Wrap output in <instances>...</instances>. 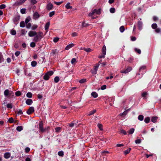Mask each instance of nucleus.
Here are the masks:
<instances>
[{
	"instance_id": "29",
	"label": "nucleus",
	"mask_w": 161,
	"mask_h": 161,
	"mask_svg": "<svg viewBox=\"0 0 161 161\" xmlns=\"http://www.w3.org/2000/svg\"><path fill=\"white\" fill-rule=\"evenodd\" d=\"M16 129L17 131H20L23 130V127L22 126H18Z\"/></svg>"
},
{
	"instance_id": "31",
	"label": "nucleus",
	"mask_w": 161,
	"mask_h": 161,
	"mask_svg": "<svg viewBox=\"0 0 161 161\" xmlns=\"http://www.w3.org/2000/svg\"><path fill=\"white\" fill-rule=\"evenodd\" d=\"M96 112V109L92 110L89 112V114H88V115L89 116H90L92 114H93L95 113Z\"/></svg>"
},
{
	"instance_id": "27",
	"label": "nucleus",
	"mask_w": 161,
	"mask_h": 161,
	"mask_svg": "<svg viewBox=\"0 0 161 161\" xmlns=\"http://www.w3.org/2000/svg\"><path fill=\"white\" fill-rule=\"evenodd\" d=\"M58 154L60 156L63 157L64 155V153L63 151H61L58 152Z\"/></svg>"
},
{
	"instance_id": "9",
	"label": "nucleus",
	"mask_w": 161,
	"mask_h": 161,
	"mask_svg": "<svg viewBox=\"0 0 161 161\" xmlns=\"http://www.w3.org/2000/svg\"><path fill=\"white\" fill-rule=\"evenodd\" d=\"M142 22L141 21H138L137 24V26L139 30H141L142 29Z\"/></svg>"
},
{
	"instance_id": "46",
	"label": "nucleus",
	"mask_w": 161,
	"mask_h": 161,
	"mask_svg": "<svg viewBox=\"0 0 161 161\" xmlns=\"http://www.w3.org/2000/svg\"><path fill=\"white\" fill-rule=\"evenodd\" d=\"M21 35H24L25 34V33L27 32V31H25V29H22L21 31Z\"/></svg>"
},
{
	"instance_id": "1",
	"label": "nucleus",
	"mask_w": 161,
	"mask_h": 161,
	"mask_svg": "<svg viewBox=\"0 0 161 161\" xmlns=\"http://www.w3.org/2000/svg\"><path fill=\"white\" fill-rule=\"evenodd\" d=\"M53 72L52 71L48 72L44 75L43 76V79L45 80H48L50 76L52 75L53 74Z\"/></svg>"
},
{
	"instance_id": "22",
	"label": "nucleus",
	"mask_w": 161,
	"mask_h": 161,
	"mask_svg": "<svg viewBox=\"0 0 161 161\" xmlns=\"http://www.w3.org/2000/svg\"><path fill=\"white\" fill-rule=\"evenodd\" d=\"M91 95L94 98H96L98 96L97 94L95 92H92L91 93Z\"/></svg>"
},
{
	"instance_id": "36",
	"label": "nucleus",
	"mask_w": 161,
	"mask_h": 161,
	"mask_svg": "<svg viewBox=\"0 0 161 161\" xmlns=\"http://www.w3.org/2000/svg\"><path fill=\"white\" fill-rule=\"evenodd\" d=\"M70 3H68L67 4L65 5V7L66 8L69 9L70 8H72V7L70 6Z\"/></svg>"
},
{
	"instance_id": "10",
	"label": "nucleus",
	"mask_w": 161,
	"mask_h": 161,
	"mask_svg": "<svg viewBox=\"0 0 161 161\" xmlns=\"http://www.w3.org/2000/svg\"><path fill=\"white\" fill-rule=\"evenodd\" d=\"M53 5L51 3H49L47 6V10H50L53 8Z\"/></svg>"
},
{
	"instance_id": "51",
	"label": "nucleus",
	"mask_w": 161,
	"mask_h": 161,
	"mask_svg": "<svg viewBox=\"0 0 161 161\" xmlns=\"http://www.w3.org/2000/svg\"><path fill=\"white\" fill-rule=\"evenodd\" d=\"M38 26L36 25H34L31 26L32 30H36L37 27Z\"/></svg>"
},
{
	"instance_id": "3",
	"label": "nucleus",
	"mask_w": 161,
	"mask_h": 161,
	"mask_svg": "<svg viewBox=\"0 0 161 161\" xmlns=\"http://www.w3.org/2000/svg\"><path fill=\"white\" fill-rule=\"evenodd\" d=\"M132 69V67L130 66H129L125 69L121 70L120 72L122 73L126 74L130 72Z\"/></svg>"
},
{
	"instance_id": "42",
	"label": "nucleus",
	"mask_w": 161,
	"mask_h": 161,
	"mask_svg": "<svg viewBox=\"0 0 161 161\" xmlns=\"http://www.w3.org/2000/svg\"><path fill=\"white\" fill-rule=\"evenodd\" d=\"M119 30L120 32H123L125 30V27L124 26H121L119 28Z\"/></svg>"
},
{
	"instance_id": "56",
	"label": "nucleus",
	"mask_w": 161,
	"mask_h": 161,
	"mask_svg": "<svg viewBox=\"0 0 161 161\" xmlns=\"http://www.w3.org/2000/svg\"><path fill=\"white\" fill-rule=\"evenodd\" d=\"M97 126H98V128H99V129L101 130H103V125H102V124H98L97 125Z\"/></svg>"
},
{
	"instance_id": "44",
	"label": "nucleus",
	"mask_w": 161,
	"mask_h": 161,
	"mask_svg": "<svg viewBox=\"0 0 161 161\" xmlns=\"http://www.w3.org/2000/svg\"><path fill=\"white\" fill-rule=\"evenodd\" d=\"M84 50L86 51L87 53H89L91 52L92 51V49H91L90 48H84Z\"/></svg>"
},
{
	"instance_id": "13",
	"label": "nucleus",
	"mask_w": 161,
	"mask_h": 161,
	"mask_svg": "<svg viewBox=\"0 0 161 161\" xmlns=\"http://www.w3.org/2000/svg\"><path fill=\"white\" fill-rule=\"evenodd\" d=\"M28 105H31L33 103L32 100L31 99H28L25 102Z\"/></svg>"
},
{
	"instance_id": "26",
	"label": "nucleus",
	"mask_w": 161,
	"mask_h": 161,
	"mask_svg": "<svg viewBox=\"0 0 161 161\" xmlns=\"http://www.w3.org/2000/svg\"><path fill=\"white\" fill-rule=\"evenodd\" d=\"M25 22L23 21H21L20 23V26L21 27L23 28L25 26Z\"/></svg>"
},
{
	"instance_id": "20",
	"label": "nucleus",
	"mask_w": 161,
	"mask_h": 161,
	"mask_svg": "<svg viewBox=\"0 0 161 161\" xmlns=\"http://www.w3.org/2000/svg\"><path fill=\"white\" fill-rule=\"evenodd\" d=\"M147 93L146 92H143L142 93V96L143 97L144 99H147L146 96L147 95Z\"/></svg>"
},
{
	"instance_id": "12",
	"label": "nucleus",
	"mask_w": 161,
	"mask_h": 161,
	"mask_svg": "<svg viewBox=\"0 0 161 161\" xmlns=\"http://www.w3.org/2000/svg\"><path fill=\"white\" fill-rule=\"evenodd\" d=\"M42 38L38 36H37V35L35 36L34 37L33 40L35 42H36L38 41H40Z\"/></svg>"
},
{
	"instance_id": "11",
	"label": "nucleus",
	"mask_w": 161,
	"mask_h": 161,
	"mask_svg": "<svg viewBox=\"0 0 161 161\" xmlns=\"http://www.w3.org/2000/svg\"><path fill=\"white\" fill-rule=\"evenodd\" d=\"M33 16L34 19H36L39 17L40 15L37 12H36L34 14Z\"/></svg>"
},
{
	"instance_id": "61",
	"label": "nucleus",
	"mask_w": 161,
	"mask_h": 161,
	"mask_svg": "<svg viewBox=\"0 0 161 161\" xmlns=\"http://www.w3.org/2000/svg\"><path fill=\"white\" fill-rule=\"evenodd\" d=\"M120 132L121 133L123 134L124 135L126 134V131L123 129L121 130L120 131Z\"/></svg>"
},
{
	"instance_id": "37",
	"label": "nucleus",
	"mask_w": 161,
	"mask_h": 161,
	"mask_svg": "<svg viewBox=\"0 0 161 161\" xmlns=\"http://www.w3.org/2000/svg\"><path fill=\"white\" fill-rule=\"evenodd\" d=\"M8 122L10 123H13L14 122V119L12 117L9 118L8 119Z\"/></svg>"
},
{
	"instance_id": "54",
	"label": "nucleus",
	"mask_w": 161,
	"mask_h": 161,
	"mask_svg": "<svg viewBox=\"0 0 161 161\" xmlns=\"http://www.w3.org/2000/svg\"><path fill=\"white\" fill-rule=\"evenodd\" d=\"M135 51L137 52L139 54H140L141 53V51L140 49H138L136 48H135Z\"/></svg>"
},
{
	"instance_id": "24",
	"label": "nucleus",
	"mask_w": 161,
	"mask_h": 161,
	"mask_svg": "<svg viewBox=\"0 0 161 161\" xmlns=\"http://www.w3.org/2000/svg\"><path fill=\"white\" fill-rule=\"evenodd\" d=\"M43 33L42 32L40 31L38 33V34H37V36L41 38H42L43 37Z\"/></svg>"
},
{
	"instance_id": "41",
	"label": "nucleus",
	"mask_w": 161,
	"mask_h": 161,
	"mask_svg": "<svg viewBox=\"0 0 161 161\" xmlns=\"http://www.w3.org/2000/svg\"><path fill=\"white\" fill-rule=\"evenodd\" d=\"M4 61V59L3 56L1 54H0V64Z\"/></svg>"
},
{
	"instance_id": "30",
	"label": "nucleus",
	"mask_w": 161,
	"mask_h": 161,
	"mask_svg": "<svg viewBox=\"0 0 161 161\" xmlns=\"http://www.w3.org/2000/svg\"><path fill=\"white\" fill-rule=\"evenodd\" d=\"M61 128L60 127H57L55 128V131L56 132H59L61 131Z\"/></svg>"
},
{
	"instance_id": "47",
	"label": "nucleus",
	"mask_w": 161,
	"mask_h": 161,
	"mask_svg": "<svg viewBox=\"0 0 161 161\" xmlns=\"http://www.w3.org/2000/svg\"><path fill=\"white\" fill-rule=\"evenodd\" d=\"M110 12L111 13H114L115 12V9L114 8H111L109 10Z\"/></svg>"
},
{
	"instance_id": "4",
	"label": "nucleus",
	"mask_w": 161,
	"mask_h": 161,
	"mask_svg": "<svg viewBox=\"0 0 161 161\" xmlns=\"http://www.w3.org/2000/svg\"><path fill=\"white\" fill-rule=\"evenodd\" d=\"M39 128L40 130L42 132H45L46 130V129H44L43 128V122L42 121H40L39 123Z\"/></svg>"
},
{
	"instance_id": "19",
	"label": "nucleus",
	"mask_w": 161,
	"mask_h": 161,
	"mask_svg": "<svg viewBox=\"0 0 161 161\" xmlns=\"http://www.w3.org/2000/svg\"><path fill=\"white\" fill-rule=\"evenodd\" d=\"M31 20V18L30 16L27 17L25 19V24H27L28 23H29Z\"/></svg>"
},
{
	"instance_id": "2",
	"label": "nucleus",
	"mask_w": 161,
	"mask_h": 161,
	"mask_svg": "<svg viewBox=\"0 0 161 161\" xmlns=\"http://www.w3.org/2000/svg\"><path fill=\"white\" fill-rule=\"evenodd\" d=\"M106 47L105 45H104L102 48V55H101L100 57L99 58H104L105 56H104L106 55Z\"/></svg>"
},
{
	"instance_id": "34",
	"label": "nucleus",
	"mask_w": 161,
	"mask_h": 161,
	"mask_svg": "<svg viewBox=\"0 0 161 161\" xmlns=\"http://www.w3.org/2000/svg\"><path fill=\"white\" fill-rule=\"evenodd\" d=\"M26 96L29 98H31L32 96V94L31 92H28L26 94Z\"/></svg>"
},
{
	"instance_id": "62",
	"label": "nucleus",
	"mask_w": 161,
	"mask_h": 161,
	"mask_svg": "<svg viewBox=\"0 0 161 161\" xmlns=\"http://www.w3.org/2000/svg\"><path fill=\"white\" fill-rule=\"evenodd\" d=\"M141 142V140L140 139H138L135 141V142L136 144H139Z\"/></svg>"
},
{
	"instance_id": "33",
	"label": "nucleus",
	"mask_w": 161,
	"mask_h": 161,
	"mask_svg": "<svg viewBox=\"0 0 161 161\" xmlns=\"http://www.w3.org/2000/svg\"><path fill=\"white\" fill-rule=\"evenodd\" d=\"M152 28L154 29H155L157 28V25L156 23H153L152 25Z\"/></svg>"
},
{
	"instance_id": "15",
	"label": "nucleus",
	"mask_w": 161,
	"mask_h": 161,
	"mask_svg": "<svg viewBox=\"0 0 161 161\" xmlns=\"http://www.w3.org/2000/svg\"><path fill=\"white\" fill-rule=\"evenodd\" d=\"M10 156V153H9L7 152L4 154V157L6 159L8 158Z\"/></svg>"
},
{
	"instance_id": "7",
	"label": "nucleus",
	"mask_w": 161,
	"mask_h": 161,
	"mask_svg": "<svg viewBox=\"0 0 161 161\" xmlns=\"http://www.w3.org/2000/svg\"><path fill=\"white\" fill-rule=\"evenodd\" d=\"M37 34V33L35 31H30L28 33V36L30 37H33L35 36Z\"/></svg>"
},
{
	"instance_id": "18",
	"label": "nucleus",
	"mask_w": 161,
	"mask_h": 161,
	"mask_svg": "<svg viewBox=\"0 0 161 161\" xmlns=\"http://www.w3.org/2000/svg\"><path fill=\"white\" fill-rule=\"evenodd\" d=\"M158 117H157L153 116L152 117L151 121L154 123H155L157 120Z\"/></svg>"
},
{
	"instance_id": "64",
	"label": "nucleus",
	"mask_w": 161,
	"mask_h": 161,
	"mask_svg": "<svg viewBox=\"0 0 161 161\" xmlns=\"http://www.w3.org/2000/svg\"><path fill=\"white\" fill-rule=\"evenodd\" d=\"M58 53V51L56 49L53 50L52 52V53L53 55L55 54L56 53Z\"/></svg>"
},
{
	"instance_id": "21",
	"label": "nucleus",
	"mask_w": 161,
	"mask_h": 161,
	"mask_svg": "<svg viewBox=\"0 0 161 161\" xmlns=\"http://www.w3.org/2000/svg\"><path fill=\"white\" fill-rule=\"evenodd\" d=\"M150 120V117H147L145 118L144 121L146 123L148 124Z\"/></svg>"
},
{
	"instance_id": "25",
	"label": "nucleus",
	"mask_w": 161,
	"mask_h": 161,
	"mask_svg": "<svg viewBox=\"0 0 161 161\" xmlns=\"http://www.w3.org/2000/svg\"><path fill=\"white\" fill-rule=\"evenodd\" d=\"M138 119L140 121H142L144 119V116L142 115H140L138 117Z\"/></svg>"
},
{
	"instance_id": "35",
	"label": "nucleus",
	"mask_w": 161,
	"mask_h": 161,
	"mask_svg": "<svg viewBox=\"0 0 161 161\" xmlns=\"http://www.w3.org/2000/svg\"><path fill=\"white\" fill-rule=\"evenodd\" d=\"M134 130H135V129L134 128H132L130 129L128 131V132H129V134H132L134 133Z\"/></svg>"
},
{
	"instance_id": "6",
	"label": "nucleus",
	"mask_w": 161,
	"mask_h": 161,
	"mask_svg": "<svg viewBox=\"0 0 161 161\" xmlns=\"http://www.w3.org/2000/svg\"><path fill=\"white\" fill-rule=\"evenodd\" d=\"M34 108L33 107H31L29 108V109L26 112L28 114H31L34 112Z\"/></svg>"
},
{
	"instance_id": "59",
	"label": "nucleus",
	"mask_w": 161,
	"mask_h": 161,
	"mask_svg": "<svg viewBox=\"0 0 161 161\" xmlns=\"http://www.w3.org/2000/svg\"><path fill=\"white\" fill-rule=\"evenodd\" d=\"M30 2L32 5L36 4L37 2L36 0H30Z\"/></svg>"
},
{
	"instance_id": "63",
	"label": "nucleus",
	"mask_w": 161,
	"mask_h": 161,
	"mask_svg": "<svg viewBox=\"0 0 161 161\" xmlns=\"http://www.w3.org/2000/svg\"><path fill=\"white\" fill-rule=\"evenodd\" d=\"M59 38L58 37H55L53 40V41L54 42H57L59 40Z\"/></svg>"
},
{
	"instance_id": "45",
	"label": "nucleus",
	"mask_w": 161,
	"mask_h": 161,
	"mask_svg": "<svg viewBox=\"0 0 161 161\" xmlns=\"http://www.w3.org/2000/svg\"><path fill=\"white\" fill-rule=\"evenodd\" d=\"M26 9L25 8H22L20 9V12L22 14H25L26 12Z\"/></svg>"
},
{
	"instance_id": "52",
	"label": "nucleus",
	"mask_w": 161,
	"mask_h": 161,
	"mask_svg": "<svg viewBox=\"0 0 161 161\" xmlns=\"http://www.w3.org/2000/svg\"><path fill=\"white\" fill-rule=\"evenodd\" d=\"M11 34L13 35H15L16 34V31L14 30H12L11 31Z\"/></svg>"
},
{
	"instance_id": "57",
	"label": "nucleus",
	"mask_w": 161,
	"mask_h": 161,
	"mask_svg": "<svg viewBox=\"0 0 161 161\" xmlns=\"http://www.w3.org/2000/svg\"><path fill=\"white\" fill-rule=\"evenodd\" d=\"M30 46L32 47H34L36 46V43L34 42H31L30 44Z\"/></svg>"
},
{
	"instance_id": "28",
	"label": "nucleus",
	"mask_w": 161,
	"mask_h": 161,
	"mask_svg": "<svg viewBox=\"0 0 161 161\" xmlns=\"http://www.w3.org/2000/svg\"><path fill=\"white\" fill-rule=\"evenodd\" d=\"M89 25L87 23H85V21H83L82 23V27L83 28L84 27H87Z\"/></svg>"
},
{
	"instance_id": "53",
	"label": "nucleus",
	"mask_w": 161,
	"mask_h": 161,
	"mask_svg": "<svg viewBox=\"0 0 161 161\" xmlns=\"http://www.w3.org/2000/svg\"><path fill=\"white\" fill-rule=\"evenodd\" d=\"M86 81V80L85 79H83L80 80L79 81V82L80 83H84Z\"/></svg>"
},
{
	"instance_id": "40",
	"label": "nucleus",
	"mask_w": 161,
	"mask_h": 161,
	"mask_svg": "<svg viewBox=\"0 0 161 161\" xmlns=\"http://www.w3.org/2000/svg\"><path fill=\"white\" fill-rule=\"evenodd\" d=\"M15 95L16 96H19L21 95V93L20 91H18L15 92Z\"/></svg>"
},
{
	"instance_id": "49",
	"label": "nucleus",
	"mask_w": 161,
	"mask_h": 161,
	"mask_svg": "<svg viewBox=\"0 0 161 161\" xmlns=\"http://www.w3.org/2000/svg\"><path fill=\"white\" fill-rule=\"evenodd\" d=\"M146 69V66H143L141 67L139 69V72H140L142 70H144Z\"/></svg>"
},
{
	"instance_id": "50",
	"label": "nucleus",
	"mask_w": 161,
	"mask_h": 161,
	"mask_svg": "<svg viewBox=\"0 0 161 161\" xmlns=\"http://www.w3.org/2000/svg\"><path fill=\"white\" fill-rule=\"evenodd\" d=\"M7 107L8 108H12V103H8L7 105Z\"/></svg>"
},
{
	"instance_id": "48",
	"label": "nucleus",
	"mask_w": 161,
	"mask_h": 161,
	"mask_svg": "<svg viewBox=\"0 0 161 161\" xmlns=\"http://www.w3.org/2000/svg\"><path fill=\"white\" fill-rule=\"evenodd\" d=\"M22 110L21 109H19V110H17V114L18 115H21L23 114Z\"/></svg>"
},
{
	"instance_id": "39",
	"label": "nucleus",
	"mask_w": 161,
	"mask_h": 161,
	"mask_svg": "<svg viewBox=\"0 0 161 161\" xmlns=\"http://www.w3.org/2000/svg\"><path fill=\"white\" fill-rule=\"evenodd\" d=\"M37 62L36 61H33L31 62V65L32 67H35L37 64Z\"/></svg>"
},
{
	"instance_id": "60",
	"label": "nucleus",
	"mask_w": 161,
	"mask_h": 161,
	"mask_svg": "<svg viewBox=\"0 0 161 161\" xmlns=\"http://www.w3.org/2000/svg\"><path fill=\"white\" fill-rule=\"evenodd\" d=\"M6 5L5 4H1L0 5V8L1 9H4V8H6Z\"/></svg>"
},
{
	"instance_id": "58",
	"label": "nucleus",
	"mask_w": 161,
	"mask_h": 161,
	"mask_svg": "<svg viewBox=\"0 0 161 161\" xmlns=\"http://www.w3.org/2000/svg\"><path fill=\"white\" fill-rule=\"evenodd\" d=\"M55 14V11H52L49 13V16L50 17H52Z\"/></svg>"
},
{
	"instance_id": "23",
	"label": "nucleus",
	"mask_w": 161,
	"mask_h": 161,
	"mask_svg": "<svg viewBox=\"0 0 161 161\" xmlns=\"http://www.w3.org/2000/svg\"><path fill=\"white\" fill-rule=\"evenodd\" d=\"M131 148H129L128 149L125 150L124 152V154L125 155L129 153L131 150Z\"/></svg>"
},
{
	"instance_id": "55",
	"label": "nucleus",
	"mask_w": 161,
	"mask_h": 161,
	"mask_svg": "<svg viewBox=\"0 0 161 161\" xmlns=\"http://www.w3.org/2000/svg\"><path fill=\"white\" fill-rule=\"evenodd\" d=\"M76 58H73L71 60V63L72 64H75L76 62Z\"/></svg>"
},
{
	"instance_id": "16",
	"label": "nucleus",
	"mask_w": 161,
	"mask_h": 161,
	"mask_svg": "<svg viewBox=\"0 0 161 161\" xmlns=\"http://www.w3.org/2000/svg\"><path fill=\"white\" fill-rule=\"evenodd\" d=\"M9 91L8 89H6L5 90L4 94L5 97H9Z\"/></svg>"
},
{
	"instance_id": "43",
	"label": "nucleus",
	"mask_w": 161,
	"mask_h": 161,
	"mask_svg": "<svg viewBox=\"0 0 161 161\" xmlns=\"http://www.w3.org/2000/svg\"><path fill=\"white\" fill-rule=\"evenodd\" d=\"M155 32L157 33H160L161 32V29L160 28H157L155 30Z\"/></svg>"
},
{
	"instance_id": "17",
	"label": "nucleus",
	"mask_w": 161,
	"mask_h": 161,
	"mask_svg": "<svg viewBox=\"0 0 161 161\" xmlns=\"http://www.w3.org/2000/svg\"><path fill=\"white\" fill-rule=\"evenodd\" d=\"M50 25V22H47L45 26V30L46 31H47L48 29L49 26Z\"/></svg>"
},
{
	"instance_id": "8",
	"label": "nucleus",
	"mask_w": 161,
	"mask_h": 161,
	"mask_svg": "<svg viewBox=\"0 0 161 161\" xmlns=\"http://www.w3.org/2000/svg\"><path fill=\"white\" fill-rule=\"evenodd\" d=\"M20 19V17L19 16H16L13 19V21L14 23L17 25L18 23V21Z\"/></svg>"
},
{
	"instance_id": "32",
	"label": "nucleus",
	"mask_w": 161,
	"mask_h": 161,
	"mask_svg": "<svg viewBox=\"0 0 161 161\" xmlns=\"http://www.w3.org/2000/svg\"><path fill=\"white\" fill-rule=\"evenodd\" d=\"M59 80V78L58 76H56L54 78L55 82L57 83Z\"/></svg>"
},
{
	"instance_id": "5",
	"label": "nucleus",
	"mask_w": 161,
	"mask_h": 161,
	"mask_svg": "<svg viewBox=\"0 0 161 161\" xmlns=\"http://www.w3.org/2000/svg\"><path fill=\"white\" fill-rule=\"evenodd\" d=\"M27 0H20L18 1L15 2V5L16 6H18L22 5Z\"/></svg>"
},
{
	"instance_id": "14",
	"label": "nucleus",
	"mask_w": 161,
	"mask_h": 161,
	"mask_svg": "<svg viewBox=\"0 0 161 161\" xmlns=\"http://www.w3.org/2000/svg\"><path fill=\"white\" fill-rule=\"evenodd\" d=\"M75 45V44L73 43H71L69 45H68L65 47V49L68 50L70 48L72 47H74Z\"/></svg>"
},
{
	"instance_id": "38",
	"label": "nucleus",
	"mask_w": 161,
	"mask_h": 161,
	"mask_svg": "<svg viewBox=\"0 0 161 161\" xmlns=\"http://www.w3.org/2000/svg\"><path fill=\"white\" fill-rule=\"evenodd\" d=\"M26 27L27 29H30L31 27V24L30 23H28L26 24Z\"/></svg>"
}]
</instances>
